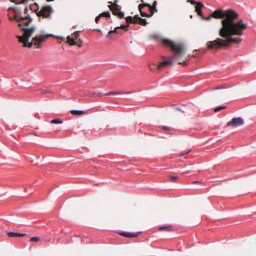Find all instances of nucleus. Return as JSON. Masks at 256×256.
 <instances>
[{
    "label": "nucleus",
    "instance_id": "obj_1",
    "mask_svg": "<svg viewBox=\"0 0 256 256\" xmlns=\"http://www.w3.org/2000/svg\"><path fill=\"white\" fill-rule=\"evenodd\" d=\"M195 5V11L200 18L206 20H210L212 18L221 20L222 26L218 34L223 38H216L214 40L208 42L206 46L208 49H218L228 46L230 43L239 44L241 42L242 40L240 38L234 36H240L243 35L247 25L242 20H237L239 16L236 11L232 9H218L208 16L205 18L202 11L204 5L198 2H196Z\"/></svg>",
    "mask_w": 256,
    "mask_h": 256
},
{
    "label": "nucleus",
    "instance_id": "obj_2",
    "mask_svg": "<svg viewBox=\"0 0 256 256\" xmlns=\"http://www.w3.org/2000/svg\"><path fill=\"white\" fill-rule=\"evenodd\" d=\"M14 18L17 22H20L18 26L21 28L24 32L22 36H16L19 42L22 44L23 47L30 48L32 46H34L36 48H38L41 46L42 44L47 38L52 36L51 34L36 35L32 38L31 42H30L29 39L35 31L36 28L34 26L24 28L22 26H28L32 20V18H30L29 16H22L18 15H16Z\"/></svg>",
    "mask_w": 256,
    "mask_h": 256
},
{
    "label": "nucleus",
    "instance_id": "obj_3",
    "mask_svg": "<svg viewBox=\"0 0 256 256\" xmlns=\"http://www.w3.org/2000/svg\"><path fill=\"white\" fill-rule=\"evenodd\" d=\"M162 43L166 46L170 48L174 54L171 56L166 58V60L160 64V68L167 66H172L174 62H178V64L186 65L185 62H180L181 58L186 54V47L182 42H174L168 38H162Z\"/></svg>",
    "mask_w": 256,
    "mask_h": 256
},
{
    "label": "nucleus",
    "instance_id": "obj_4",
    "mask_svg": "<svg viewBox=\"0 0 256 256\" xmlns=\"http://www.w3.org/2000/svg\"><path fill=\"white\" fill-rule=\"evenodd\" d=\"M142 2L138 6V10L140 15L142 16L150 18L155 12H158V9L156 8L157 2L154 0L152 5L148 3H144V0H140Z\"/></svg>",
    "mask_w": 256,
    "mask_h": 256
},
{
    "label": "nucleus",
    "instance_id": "obj_5",
    "mask_svg": "<svg viewBox=\"0 0 256 256\" xmlns=\"http://www.w3.org/2000/svg\"><path fill=\"white\" fill-rule=\"evenodd\" d=\"M34 12L38 17L50 19L51 14L54 12V10L50 6H42L41 8L38 7Z\"/></svg>",
    "mask_w": 256,
    "mask_h": 256
},
{
    "label": "nucleus",
    "instance_id": "obj_6",
    "mask_svg": "<svg viewBox=\"0 0 256 256\" xmlns=\"http://www.w3.org/2000/svg\"><path fill=\"white\" fill-rule=\"evenodd\" d=\"M244 124V120L242 118H234L228 122L226 126L236 128L241 126Z\"/></svg>",
    "mask_w": 256,
    "mask_h": 256
},
{
    "label": "nucleus",
    "instance_id": "obj_7",
    "mask_svg": "<svg viewBox=\"0 0 256 256\" xmlns=\"http://www.w3.org/2000/svg\"><path fill=\"white\" fill-rule=\"evenodd\" d=\"M110 9L112 10L113 14L116 16L120 18H124V13L120 11V6L118 5H116L115 8H110Z\"/></svg>",
    "mask_w": 256,
    "mask_h": 256
},
{
    "label": "nucleus",
    "instance_id": "obj_8",
    "mask_svg": "<svg viewBox=\"0 0 256 256\" xmlns=\"http://www.w3.org/2000/svg\"><path fill=\"white\" fill-rule=\"evenodd\" d=\"M140 232H138L136 233H130L128 232H120L118 234L121 236L126 237L128 238H136L138 236V234Z\"/></svg>",
    "mask_w": 256,
    "mask_h": 256
},
{
    "label": "nucleus",
    "instance_id": "obj_9",
    "mask_svg": "<svg viewBox=\"0 0 256 256\" xmlns=\"http://www.w3.org/2000/svg\"><path fill=\"white\" fill-rule=\"evenodd\" d=\"M158 230L160 232H171L174 231L173 227L172 225L160 226Z\"/></svg>",
    "mask_w": 256,
    "mask_h": 256
},
{
    "label": "nucleus",
    "instance_id": "obj_10",
    "mask_svg": "<svg viewBox=\"0 0 256 256\" xmlns=\"http://www.w3.org/2000/svg\"><path fill=\"white\" fill-rule=\"evenodd\" d=\"M8 236L9 237H22L26 236V234L10 232H8Z\"/></svg>",
    "mask_w": 256,
    "mask_h": 256
},
{
    "label": "nucleus",
    "instance_id": "obj_11",
    "mask_svg": "<svg viewBox=\"0 0 256 256\" xmlns=\"http://www.w3.org/2000/svg\"><path fill=\"white\" fill-rule=\"evenodd\" d=\"M66 42L68 43L70 46H74L77 44V42L74 38L70 37V36L66 38Z\"/></svg>",
    "mask_w": 256,
    "mask_h": 256
},
{
    "label": "nucleus",
    "instance_id": "obj_12",
    "mask_svg": "<svg viewBox=\"0 0 256 256\" xmlns=\"http://www.w3.org/2000/svg\"><path fill=\"white\" fill-rule=\"evenodd\" d=\"M138 15L134 16V17L129 16L126 18L127 22H131L132 24H137L136 18Z\"/></svg>",
    "mask_w": 256,
    "mask_h": 256
},
{
    "label": "nucleus",
    "instance_id": "obj_13",
    "mask_svg": "<svg viewBox=\"0 0 256 256\" xmlns=\"http://www.w3.org/2000/svg\"><path fill=\"white\" fill-rule=\"evenodd\" d=\"M149 68L150 70L152 72H154L156 70H161L160 64L158 65L155 64H151L149 66Z\"/></svg>",
    "mask_w": 256,
    "mask_h": 256
},
{
    "label": "nucleus",
    "instance_id": "obj_14",
    "mask_svg": "<svg viewBox=\"0 0 256 256\" xmlns=\"http://www.w3.org/2000/svg\"><path fill=\"white\" fill-rule=\"evenodd\" d=\"M137 24H139L142 26H145L147 24L146 20V19H143L139 17L138 16H137L136 18Z\"/></svg>",
    "mask_w": 256,
    "mask_h": 256
},
{
    "label": "nucleus",
    "instance_id": "obj_15",
    "mask_svg": "<svg viewBox=\"0 0 256 256\" xmlns=\"http://www.w3.org/2000/svg\"><path fill=\"white\" fill-rule=\"evenodd\" d=\"M70 112L74 115H82L86 114V112L83 110H72Z\"/></svg>",
    "mask_w": 256,
    "mask_h": 256
},
{
    "label": "nucleus",
    "instance_id": "obj_16",
    "mask_svg": "<svg viewBox=\"0 0 256 256\" xmlns=\"http://www.w3.org/2000/svg\"><path fill=\"white\" fill-rule=\"evenodd\" d=\"M50 123L52 124H60L62 123V120L60 118L52 120Z\"/></svg>",
    "mask_w": 256,
    "mask_h": 256
},
{
    "label": "nucleus",
    "instance_id": "obj_17",
    "mask_svg": "<svg viewBox=\"0 0 256 256\" xmlns=\"http://www.w3.org/2000/svg\"><path fill=\"white\" fill-rule=\"evenodd\" d=\"M226 108V106H220L217 108H216L214 110L215 112H217L220 111V110H224Z\"/></svg>",
    "mask_w": 256,
    "mask_h": 256
},
{
    "label": "nucleus",
    "instance_id": "obj_18",
    "mask_svg": "<svg viewBox=\"0 0 256 256\" xmlns=\"http://www.w3.org/2000/svg\"><path fill=\"white\" fill-rule=\"evenodd\" d=\"M118 0H114V2L113 3H112V2H108V3L111 4V5L108 6L109 8H115V6L116 5H118Z\"/></svg>",
    "mask_w": 256,
    "mask_h": 256
},
{
    "label": "nucleus",
    "instance_id": "obj_19",
    "mask_svg": "<svg viewBox=\"0 0 256 256\" xmlns=\"http://www.w3.org/2000/svg\"><path fill=\"white\" fill-rule=\"evenodd\" d=\"M100 17L104 16V17L110 18V13L109 12H104L102 13L101 14H100Z\"/></svg>",
    "mask_w": 256,
    "mask_h": 256
},
{
    "label": "nucleus",
    "instance_id": "obj_20",
    "mask_svg": "<svg viewBox=\"0 0 256 256\" xmlns=\"http://www.w3.org/2000/svg\"><path fill=\"white\" fill-rule=\"evenodd\" d=\"M40 238L38 236H34V237H32L30 240V242H38L40 240Z\"/></svg>",
    "mask_w": 256,
    "mask_h": 256
},
{
    "label": "nucleus",
    "instance_id": "obj_21",
    "mask_svg": "<svg viewBox=\"0 0 256 256\" xmlns=\"http://www.w3.org/2000/svg\"><path fill=\"white\" fill-rule=\"evenodd\" d=\"M128 24L125 26V25H121L120 26H117L116 27V28H122L125 30H128Z\"/></svg>",
    "mask_w": 256,
    "mask_h": 256
},
{
    "label": "nucleus",
    "instance_id": "obj_22",
    "mask_svg": "<svg viewBox=\"0 0 256 256\" xmlns=\"http://www.w3.org/2000/svg\"><path fill=\"white\" fill-rule=\"evenodd\" d=\"M79 36V32H76L72 34V37L75 39L76 40H77Z\"/></svg>",
    "mask_w": 256,
    "mask_h": 256
},
{
    "label": "nucleus",
    "instance_id": "obj_23",
    "mask_svg": "<svg viewBox=\"0 0 256 256\" xmlns=\"http://www.w3.org/2000/svg\"><path fill=\"white\" fill-rule=\"evenodd\" d=\"M122 92H110L104 94V95H109V94H121Z\"/></svg>",
    "mask_w": 256,
    "mask_h": 256
},
{
    "label": "nucleus",
    "instance_id": "obj_24",
    "mask_svg": "<svg viewBox=\"0 0 256 256\" xmlns=\"http://www.w3.org/2000/svg\"><path fill=\"white\" fill-rule=\"evenodd\" d=\"M106 38H113V34H112V32H109L107 35L106 36Z\"/></svg>",
    "mask_w": 256,
    "mask_h": 256
},
{
    "label": "nucleus",
    "instance_id": "obj_25",
    "mask_svg": "<svg viewBox=\"0 0 256 256\" xmlns=\"http://www.w3.org/2000/svg\"><path fill=\"white\" fill-rule=\"evenodd\" d=\"M170 180H172V181H175L176 180H177L178 178V177L176 176H170Z\"/></svg>",
    "mask_w": 256,
    "mask_h": 256
},
{
    "label": "nucleus",
    "instance_id": "obj_26",
    "mask_svg": "<svg viewBox=\"0 0 256 256\" xmlns=\"http://www.w3.org/2000/svg\"><path fill=\"white\" fill-rule=\"evenodd\" d=\"M82 40H79L77 42V44H76V45H77L79 48H80L82 46Z\"/></svg>",
    "mask_w": 256,
    "mask_h": 256
},
{
    "label": "nucleus",
    "instance_id": "obj_27",
    "mask_svg": "<svg viewBox=\"0 0 256 256\" xmlns=\"http://www.w3.org/2000/svg\"><path fill=\"white\" fill-rule=\"evenodd\" d=\"M187 2H190L192 5H195L196 4V2L194 0H187Z\"/></svg>",
    "mask_w": 256,
    "mask_h": 256
},
{
    "label": "nucleus",
    "instance_id": "obj_28",
    "mask_svg": "<svg viewBox=\"0 0 256 256\" xmlns=\"http://www.w3.org/2000/svg\"><path fill=\"white\" fill-rule=\"evenodd\" d=\"M100 16L99 15L98 16H96V19H95V22L96 23H98L99 20H100Z\"/></svg>",
    "mask_w": 256,
    "mask_h": 256
},
{
    "label": "nucleus",
    "instance_id": "obj_29",
    "mask_svg": "<svg viewBox=\"0 0 256 256\" xmlns=\"http://www.w3.org/2000/svg\"><path fill=\"white\" fill-rule=\"evenodd\" d=\"M162 128L164 130H170V128H169L168 127H166V126H162Z\"/></svg>",
    "mask_w": 256,
    "mask_h": 256
},
{
    "label": "nucleus",
    "instance_id": "obj_30",
    "mask_svg": "<svg viewBox=\"0 0 256 256\" xmlns=\"http://www.w3.org/2000/svg\"><path fill=\"white\" fill-rule=\"evenodd\" d=\"M117 29H118V28H114V30H110V32H112L113 34H114V33H117V32H117Z\"/></svg>",
    "mask_w": 256,
    "mask_h": 256
},
{
    "label": "nucleus",
    "instance_id": "obj_31",
    "mask_svg": "<svg viewBox=\"0 0 256 256\" xmlns=\"http://www.w3.org/2000/svg\"><path fill=\"white\" fill-rule=\"evenodd\" d=\"M28 0H22L19 4H24L25 2H27Z\"/></svg>",
    "mask_w": 256,
    "mask_h": 256
},
{
    "label": "nucleus",
    "instance_id": "obj_32",
    "mask_svg": "<svg viewBox=\"0 0 256 256\" xmlns=\"http://www.w3.org/2000/svg\"><path fill=\"white\" fill-rule=\"evenodd\" d=\"M28 11V8H26L24 9V13L26 14Z\"/></svg>",
    "mask_w": 256,
    "mask_h": 256
},
{
    "label": "nucleus",
    "instance_id": "obj_33",
    "mask_svg": "<svg viewBox=\"0 0 256 256\" xmlns=\"http://www.w3.org/2000/svg\"><path fill=\"white\" fill-rule=\"evenodd\" d=\"M40 92H41L42 94H43L46 93V90H40Z\"/></svg>",
    "mask_w": 256,
    "mask_h": 256
},
{
    "label": "nucleus",
    "instance_id": "obj_34",
    "mask_svg": "<svg viewBox=\"0 0 256 256\" xmlns=\"http://www.w3.org/2000/svg\"><path fill=\"white\" fill-rule=\"evenodd\" d=\"M201 182L200 181H195L194 182V184H200Z\"/></svg>",
    "mask_w": 256,
    "mask_h": 256
},
{
    "label": "nucleus",
    "instance_id": "obj_35",
    "mask_svg": "<svg viewBox=\"0 0 256 256\" xmlns=\"http://www.w3.org/2000/svg\"><path fill=\"white\" fill-rule=\"evenodd\" d=\"M97 30L98 32H101V30L100 29H98V30Z\"/></svg>",
    "mask_w": 256,
    "mask_h": 256
},
{
    "label": "nucleus",
    "instance_id": "obj_36",
    "mask_svg": "<svg viewBox=\"0 0 256 256\" xmlns=\"http://www.w3.org/2000/svg\"><path fill=\"white\" fill-rule=\"evenodd\" d=\"M47 2H52V1H53L54 0H46Z\"/></svg>",
    "mask_w": 256,
    "mask_h": 256
},
{
    "label": "nucleus",
    "instance_id": "obj_37",
    "mask_svg": "<svg viewBox=\"0 0 256 256\" xmlns=\"http://www.w3.org/2000/svg\"><path fill=\"white\" fill-rule=\"evenodd\" d=\"M176 110H179V111H181V110H180V109H179V108H176Z\"/></svg>",
    "mask_w": 256,
    "mask_h": 256
},
{
    "label": "nucleus",
    "instance_id": "obj_38",
    "mask_svg": "<svg viewBox=\"0 0 256 256\" xmlns=\"http://www.w3.org/2000/svg\"><path fill=\"white\" fill-rule=\"evenodd\" d=\"M12 2H14V0H10Z\"/></svg>",
    "mask_w": 256,
    "mask_h": 256
},
{
    "label": "nucleus",
    "instance_id": "obj_39",
    "mask_svg": "<svg viewBox=\"0 0 256 256\" xmlns=\"http://www.w3.org/2000/svg\"><path fill=\"white\" fill-rule=\"evenodd\" d=\"M184 154H180V156H183Z\"/></svg>",
    "mask_w": 256,
    "mask_h": 256
},
{
    "label": "nucleus",
    "instance_id": "obj_40",
    "mask_svg": "<svg viewBox=\"0 0 256 256\" xmlns=\"http://www.w3.org/2000/svg\"><path fill=\"white\" fill-rule=\"evenodd\" d=\"M219 88H216L214 89L216 90V89H219Z\"/></svg>",
    "mask_w": 256,
    "mask_h": 256
},
{
    "label": "nucleus",
    "instance_id": "obj_41",
    "mask_svg": "<svg viewBox=\"0 0 256 256\" xmlns=\"http://www.w3.org/2000/svg\"><path fill=\"white\" fill-rule=\"evenodd\" d=\"M34 4H35L36 6H38V4H37L36 3V2H35V3H34Z\"/></svg>",
    "mask_w": 256,
    "mask_h": 256
},
{
    "label": "nucleus",
    "instance_id": "obj_42",
    "mask_svg": "<svg viewBox=\"0 0 256 256\" xmlns=\"http://www.w3.org/2000/svg\"><path fill=\"white\" fill-rule=\"evenodd\" d=\"M190 152V150L188 151V152H186V154H188V153H189V152Z\"/></svg>",
    "mask_w": 256,
    "mask_h": 256
}]
</instances>
